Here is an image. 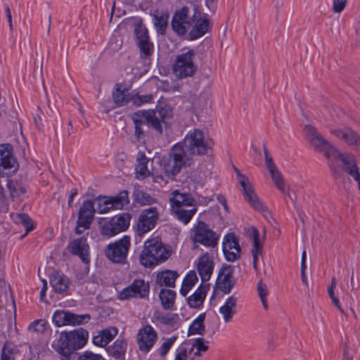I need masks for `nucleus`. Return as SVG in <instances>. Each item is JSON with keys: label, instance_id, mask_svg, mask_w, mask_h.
I'll list each match as a JSON object with an SVG mask.
<instances>
[{"label": "nucleus", "instance_id": "1", "mask_svg": "<svg viewBox=\"0 0 360 360\" xmlns=\"http://www.w3.org/2000/svg\"><path fill=\"white\" fill-rule=\"evenodd\" d=\"M328 164L337 176L345 172L357 182L360 189V172L355 156L350 153H342L336 148L328 159Z\"/></svg>", "mask_w": 360, "mask_h": 360}, {"label": "nucleus", "instance_id": "2", "mask_svg": "<svg viewBox=\"0 0 360 360\" xmlns=\"http://www.w3.org/2000/svg\"><path fill=\"white\" fill-rule=\"evenodd\" d=\"M171 250L165 246L158 238H151L144 243L139 261L143 266L151 268L166 261L171 256Z\"/></svg>", "mask_w": 360, "mask_h": 360}, {"label": "nucleus", "instance_id": "3", "mask_svg": "<svg viewBox=\"0 0 360 360\" xmlns=\"http://www.w3.org/2000/svg\"><path fill=\"white\" fill-rule=\"evenodd\" d=\"M189 159L183 146L176 144L171 150L169 158H162L160 165L167 176H174L182 167L188 164Z\"/></svg>", "mask_w": 360, "mask_h": 360}, {"label": "nucleus", "instance_id": "4", "mask_svg": "<svg viewBox=\"0 0 360 360\" xmlns=\"http://www.w3.org/2000/svg\"><path fill=\"white\" fill-rule=\"evenodd\" d=\"M233 169L236 174L237 180L242 188L241 192L245 200L253 209L259 212L266 211V208L256 193L253 184L250 179L246 175L242 174L237 167H234Z\"/></svg>", "mask_w": 360, "mask_h": 360}, {"label": "nucleus", "instance_id": "5", "mask_svg": "<svg viewBox=\"0 0 360 360\" xmlns=\"http://www.w3.org/2000/svg\"><path fill=\"white\" fill-rule=\"evenodd\" d=\"M191 240L193 243L194 248L198 243L207 248H214L218 243L219 236L205 222L199 221L191 231Z\"/></svg>", "mask_w": 360, "mask_h": 360}, {"label": "nucleus", "instance_id": "6", "mask_svg": "<svg viewBox=\"0 0 360 360\" xmlns=\"http://www.w3.org/2000/svg\"><path fill=\"white\" fill-rule=\"evenodd\" d=\"M304 133L307 142L314 150L322 153L328 160L336 147L326 140L317 129L311 125H306L304 128Z\"/></svg>", "mask_w": 360, "mask_h": 360}, {"label": "nucleus", "instance_id": "7", "mask_svg": "<svg viewBox=\"0 0 360 360\" xmlns=\"http://www.w3.org/2000/svg\"><path fill=\"white\" fill-rule=\"evenodd\" d=\"M184 143L187 150L193 155H206L208 149L211 148L210 141L199 129L190 131L184 138Z\"/></svg>", "mask_w": 360, "mask_h": 360}, {"label": "nucleus", "instance_id": "8", "mask_svg": "<svg viewBox=\"0 0 360 360\" xmlns=\"http://www.w3.org/2000/svg\"><path fill=\"white\" fill-rule=\"evenodd\" d=\"M194 56V51L189 49L176 57L172 70L178 78L184 79L192 77L195 74L197 68L193 60Z\"/></svg>", "mask_w": 360, "mask_h": 360}, {"label": "nucleus", "instance_id": "9", "mask_svg": "<svg viewBox=\"0 0 360 360\" xmlns=\"http://www.w3.org/2000/svg\"><path fill=\"white\" fill-rule=\"evenodd\" d=\"M193 22V16L189 15V8L187 6H184L175 11L171 25L173 30L179 36H184L191 28Z\"/></svg>", "mask_w": 360, "mask_h": 360}, {"label": "nucleus", "instance_id": "10", "mask_svg": "<svg viewBox=\"0 0 360 360\" xmlns=\"http://www.w3.org/2000/svg\"><path fill=\"white\" fill-rule=\"evenodd\" d=\"M130 247V237L125 236L120 240L110 244L105 250L106 257L113 262L122 263L127 257Z\"/></svg>", "mask_w": 360, "mask_h": 360}, {"label": "nucleus", "instance_id": "11", "mask_svg": "<svg viewBox=\"0 0 360 360\" xmlns=\"http://www.w3.org/2000/svg\"><path fill=\"white\" fill-rule=\"evenodd\" d=\"M129 202L128 192L122 191L115 197L99 199L97 210L98 213L104 214L114 210H122Z\"/></svg>", "mask_w": 360, "mask_h": 360}, {"label": "nucleus", "instance_id": "12", "mask_svg": "<svg viewBox=\"0 0 360 360\" xmlns=\"http://www.w3.org/2000/svg\"><path fill=\"white\" fill-rule=\"evenodd\" d=\"M158 338L157 331L150 325L144 326L139 330L136 335V342L139 350L143 353L149 352Z\"/></svg>", "mask_w": 360, "mask_h": 360}, {"label": "nucleus", "instance_id": "13", "mask_svg": "<svg viewBox=\"0 0 360 360\" xmlns=\"http://www.w3.org/2000/svg\"><path fill=\"white\" fill-rule=\"evenodd\" d=\"M89 314L77 315L67 311H56L53 316V321L58 327L71 325L79 326L89 321Z\"/></svg>", "mask_w": 360, "mask_h": 360}, {"label": "nucleus", "instance_id": "14", "mask_svg": "<svg viewBox=\"0 0 360 360\" xmlns=\"http://www.w3.org/2000/svg\"><path fill=\"white\" fill-rule=\"evenodd\" d=\"M159 218V212L156 207L144 210L139 216L136 232L140 236L151 231L155 226Z\"/></svg>", "mask_w": 360, "mask_h": 360}, {"label": "nucleus", "instance_id": "15", "mask_svg": "<svg viewBox=\"0 0 360 360\" xmlns=\"http://www.w3.org/2000/svg\"><path fill=\"white\" fill-rule=\"evenodd\" d=\"M87 330L79 328L70 332L61 333L60 339L63 340V347H72L75 349L84 347L88 340Z\"/></svg>", "mask_w": 360, "mask_h": 360}, {"label": "nucleus", "instance_id": "16", "mask_svg": "<svg viewBox=\"0 0 360 360\" xmlns=\"http://www.w3.org/2000/svg\"><path fill=\"white\" fill-rule=\"evenodd\" d=\"M95 213L94 203L91 200L83 202L79 211V217L75 228L77 234H82L85 230L89 229Z\"/></svg>", "mask_w": 360, "mask_h": 360}, {"label": "nucleus", "instance_id": "17", "mask_svg": "<svg viewBox=\"0 0 360 360\" xmlns=\"http://www.w3.org/2000/svg\"><path fill=\"white\" fill-rule=\"evenodd\" d=\"M329 132L347 146L354 148H360V135L352 128L333 127L329 129Z\"/></svg>", "mask_w": 360, "mask_h": 360}, {"label": "nucleus", "instance_id": "18", "mask_svg": "<svg viewBox=\"0 0 360 360\" xmlns=\"http://www.w3.org/2000/svg\"><path fill=\"white\" fill-rule=\"evenodd\" d=\"M236 283L233 277V266H223L218 274L216 285L224 294H229Z\"/></svg>", "mask_w": 360, "mask_h": 360}, {"label": "nucleus", "instance_id": "19", "mask_svg": "<svg viewBox=\"0 0 360 360\" xmlns=\"http://www.w3.org/2000/svg\"><path fill=\"white\" fill-rule=\"evenodd\" d=\"M149 292V285L143 280H135L129 287L119 294L120 300H127L133 297H145Z\"/></svg>", "mask_w": 360, "mask_h": 360}, {"label": "nucleus", "instance_id": "20", "mask_svg": "<svg viewBox=\"0 0 360 360\" xmlns=\"http://www.w3.org/2000/svg\"><path fill=\"white\" fill-rule=\"evenodd\" d=\"M223 252L226 259L229 262H234L240 258V247L233 233H229L224 238Z\"/></svg>", "mask_w": 360, "mask_h": 360}, {"label": "nucleus", "instance_id": "21", "mask_svg": "<svg viewBox=\"0 0 360 360\" xmlns=\"http://www.w3.org/2000/svg\"><path fill=\"white\" fill-rule=\"evenodd\" d=\"M264 155L265 159V165L272 180L274 181L278 189L284 192L285 182L283 176L274 164L272 157L270 155L267 148L265 146H264Z\"/></svg>", "mask_w": 360, "mask_h": 360}, {"label": "nucleus", "instance_id": "22", "mask_svg": "<svg viewBox=\"0 0 360 360\" xmlns=\"http://www.w3.org/2000/svg\"><path fill=\"white\" fill-rule=\"evenodd\" d=\"M214 266V260L209 253L206 252L198 258L196 267L203 282L210 280L213 272Z\"/></svg>", "mask_w": 360, "mask_h": 360}, {"label": "nucleus", "instance_id": "23", "mask_svg": "<svg viewBox=\"0 0 360 360\" xmlns=\"http://www.w3.org/2000/svg\"><path fill=\"white\" fill-rule=\"evenodd\" d=\"M171 209L179 212L180 207L186 205H196L195 200L189 195L185 193H180L179 191H174L169 198Z\"/></svg>", "mask_w": 360, "mask_h": 360}, {"label": "nucleus", "instance_id": "24", "mask_svg": "<svg viewBox=\"0 0 360 360\" xmlns=\"http://www.w3.org/2000/svg\"><path fill=\"white\" fill-rule=\"evenodd\" d=\"M237 302L238 298L235 295H231L226 299L223 305L219 308V313L225 323L232 321L237 312Z\"/></svg>", "mask_w": 360, "mask_h": 360}, {"label": "nucleus", "instance_id": "25", "mask_svg": "<svg viewBox=\"0 0 360 360\" xmlns=\"http://www.w3.org/2000/svg\"><path fill=\"white\" fill-rule=\"evenodd\" d=\"M68 248L72 254L79 256L83 262H89V245L85 238H80L72 240Z\"/></svg>", "mask_w": 360, "mask_h": 360}, {"label": "nucleus", "instance_id": "26", "mask_svg": "<svg viewBox=\"0 0 360 360\" xmlns=\"http://www.w3.org/2000/svg\"><path fill=\"white\" fill-rule=\"evenodd\" d=\"M193 18H196L194 25L189 32L191 39H196L205 35L210 28V20L206 15L197 18L195 14Z\"/></svg>", "mask_w": 360, "mask_h": 360}, {"label": "nucleus", "instance_id": "27", "mask_svg": "<svg viewBox=\"0 0 360 360\" xmlns=\"http://www.w3.org/2000/svg\"><path fill=\"white\" fill-rule=\"evenodd\" d=\"M179 277V274L176 271L166 269L158 271L156 274L155 282L160 286L174 287L175 281Z\"/></svg>", "mask_w": 360, "mask_h": 360}, {"label": "nucleus", "instance_id": "28", "mask_svg": "<svg viewBox=\"0 0 360 360\" xmlns=\"http://www.w3.org/2000/svg\"><path fill=\"white\" fill-rule=\"evenodd\" d=\"M208 341H206L204 338H198L184 345L188 351H191V354L195 360V357H200L202 353L208 350Z\"/></svg>", "mask_w": 360, "mask_h": 360}, {"label": "nucleus", "instance_id": "29", "mask_svg": "<svg viewBox=\"0 0 360 360\" xmlns=\"http://www.w3.org/2000/svg\"><path fill=\"white\" fill-rule=\"evenodd\" d=\"M117 334V329L114 327H110L98 333L93 338V342L95 345L104 347Z\"/></svg>", "mask_w": 360, "mask_h": 360}, {"label": "nucleus", "instance_id": "30", "mask_svg": "<svg viewBox=\"0 0 360 360\" xmlns=\"http://www.w3.org/2000/svg\"><path fill=\"white\" fill-rule=\"evenodd\" d=\"M169 13L166 10L157 9L153 14L154 25L159 34H163L168 25Z\"/></svg>", "mask_w": 360, "mask_h": 360}, {"label": "nucleus", "instance_id": "31", "mask_svg": "<svg viewBox=\"0 0 360 360\" xmlns=\"http://www.w3.org/2000/svg\"><path fill=\"white\" fill-rule=\"evenodd\" d=\"M149 159L143 152H139L137 156V165L136 167V176L139 179H144L151 175V172L148 168Z\"/></svg>", "mask_w": 360, "mask_h": 360}, {"label": "nucleus", "instance_id": "32", "mask_svg": "<svg viewBox=\"0 0 360 360\" xmlns=\"http://www.w3.org/2000/svg\"><path fill=\"white\" fill-rule=\"evenodd\" d=\"M212 91L205 90L202 91L198 96H194L191 104L196 110H202L211 105Z\"/></svg>", "mask_w": 360, "mask_h": 360}, {"label": "nucleus", "instance_id": "33", "mask_svg": "<svg viewBox=\"0 0 360 360\" xmlns=\"http://www.w3.org/2000/svg\"><path fill=\"white\" fill-rule=\"evenodd\" d=\"M209 284H201L195 292L188 298V303L193 308L201 306L205 298Z\"/></svg>", "mask_w": 360, "mask_h": 360}, {"label": "nucleus", "instance_id": "34", "mask_svg": "<svg viewBox=\"0 0 360 360\" xmlns=\"http://www.w3.org/2000/svg\"><path fill=\"white\" fill-rule=\"evenodd\" d=\"M171 212L176 219L186 224L191 221L193 215L196 213L197 207L196 205H193V207L186 205L185 207H180L179 212L174 209H171Z\"/></svg>", "mask_w": 360, "mask_h": 360}, {"label": "nucleus", "instance_id": "35", "mask_svg": "<svg viewBox=\"0 0 360 360\" xmlns=\"http://www.w3.org/2000/svg\"><path fill=\"white\" fill-rule=\"evenodd\" d=\"M51 284L55 292L63 293L68 290L70 282L65 275L55 273L51 278Z\"/></svg>", "mask_w": 360, "mask_h": 360}, {"label": "nucleus", "instance_id": "36", "mask_svg": "<svg viewBox=\"0 0 360 360\" xmlns=\"http://www.w3.org/2000/svg\"><path fill=\"white\" fill-rule=\"evenodd\" d=\"M139 112L143 115V119L144 120L145 123L147 122L148 124H150L158 132H162V122L158 116L155 111L150 110Z\"/></svg>", "mask_w": 360, "mask_h": 360}, {"label": "nucleus", "instance_id": "37", "mask_svg": "<svg viewBox=\"0 0 360 360\" xmlns=\"http://www.w3.org/2000/svg\"><path fill=\"white\" fill-rule=\"evenodd\" d=\"M114 103L117 107L124 106L127 104L129 101H131V96L129 91L122 88L121 85H117L116 89L112 93Z\"/></svg>", "mask_w": 360, "mask_h": 360}, {"label": "nucleus", "instance_id": "38", "mask_svg": "<svg viewBox=\"0 0 360 360\" xmlns=\"http://www.w3.org/2000/svg\"><path fill=\"white\" fill-rule=\"evenodd\" d=\"M250 231L253 238V248L252 249V255L253 257L252 266L253 268L256 270L257 269L258 257L262 255V245L259 243V233L258 230L255 227H252L250 229Z\"/></svg>", "mask_w": 360, "mask_h": 360}, {"label": "nucleus", "instance_id": "39", "mask_svg": "<svg viewBox=\"0 0 360 360\" xmlns=\"http://www.w3.org/2000/svg\"><path fill=\"white\" fill-rule=\"evenodd\" d=\"M0 156L1 165L4 168L12 169L15 167L16 161L8 146L1 147Z\"/></svg>", "mask_w": 360, "mask_h": 360}, {"label": "nucleus", "instance_id": "40", "mask_svg": "<svg viewBox=\"0 0 360 360\" xmlns=\"http://www.w3.org/2000/svg\"><path fill=\"white\" fill-rule=\"evenodd\" d=\"M131 216L129 213H123L120 215L112 217L110 221L115 226L118 233L124 231L129 226Z\"/></svg>", "mask_w": 360, "mask_h": 360}, {"label": "nucleus", "instance_id": "41", "mask_svg": "<svg viewBox=\"0 0 360 360\" xmlns=\"http://www.w3.org/2000/svg\"><path fill=\"white\" fill-rule=\"evenodd\" d=\"M127 342L122 339H117L112 345L107 348L108 353L116 358H121L125 353Z\"/></svg>", "mask_w": 360, "mask_h": 360}, {"label": "nucleus", "instance_id": "42", "mask_svg": "<svg viewBox=\"0 0 360 360\" xmlns=\"http://www.w3.org/2000/svg\"><path fill=\"white\" fill-rule=\"evenodd\" d=\"M176 297V293L174 291L169 289H162L160 292V299L161 300V303L162 307L165 309H170L174 303Z\"/></svg>", "mask_w": 360, "mask_h": 360}, {"label": "nucleus", "instance_id": "43", "mask_svg": "<svg viewBox=\"0 0 360 360\" xmlns=\"http://www.w3.org/2000/svg\"><path fill=\"white\" fill-rule=\"evenodd\" d=\"M205 314H200L188 328V335H202L205 330L204 326Z\"/></svg>", "mask_w": 360, "mask_h": 360}, {"label": "nucleus", "instance_id": "44", "mask_svg": "<svg viewBox=\"0 0 360 360\" xmlns=\"http://www.w3.org/2000/svg\"><path fill=\"white\" fill-rule=\"evenodd\" d=\"M198 281V277L195 271L189 272L186 278L184 279L181 288V294L186 296L190 290L193 287Z\"/></svg>", "mask_w": 360, "mask_h": 360}, {"label": "nucleus", "instance_id": "45", "mask_svg": "<svg viewBox=\"0 0 360 360\" xmlns=\"http://www.w3.org/2000/svg\"><path fill=\"white\" fill-rule=\"evenodd\" d=\"M131 118L134 123V136L136 139L139 141L143 136V130L142 126L145 124V122L143 119V115L140 113V112H138L133 114Z\"/></svg>", "mask_w": 360, "mask_h": 360}, {"label": "nucleus", "instance_id": "46", "mask_svg": "<svg viewBox=\"0 0 360 360\" xmlns=\"http://www.w3.org/2000/svg\"><path fill=\"white\" fill-rule=\"evenodd\" d=\"M11 217L13 218V220L17 223L22 224L26 229V233L24 236L27 235L30 231H32L34 229V225L30 218V217L26 214H12Z\"/></svg>", "mask_w": 360, "mask_h": 360}, {"label": "nucleus", "instance_id": "47", "mask_svg": "<svg viewBox=\"0 0 360 360\" xmlns=\"http://www.w3.org/2000/svg\"><path fill=\"white\" fill-rule=\"evenodd\" d=\"M47 322L44 319H37L32 322L28 328L27 330L31 333L42 334L47 329Z\"/></svg>", "mask_w": 360, "mask_h": 360}, {"label": "nucleus", "instance_id": "48", "mask_svg": "<svg viewBox=\"0 0 360 360\" xmlns=\"http://www.w3.org/2000/svg\"><path fill=\"white\" fill-rule=\"evenodd\" d=\"M134 198L135 200L141 205H149L155 202V199L150 194L140 190L135 191Z\"/></svg>", "mask_w": 360, "mask_h": 360}, {"label": "nucleus", "instance_id": "49", "mask_svg": "<svg viewBox=\"0 0 360 360\" xmlns=\"http://www.w3.org/2000/svg\"><path fill=\"white\" fill-rule=\"evenodd\" d=\"M258 296L262 302V306L265 310L268 309L267 297L269 295V289L267 285L262 281H259L257 286Z\"/></svg>", "mask_w": 360, "mask_h": 360}, {"label": "nucleus", "instance_id": "50", "mask_svg": "<svg viewBox=\"0 0 360 360\" xmlns=\"http://www.w3.org/2000/svg\"><path fill=\"white\" fill-rule=\"evenodd\" d=\"M336 285H337L336 278L335 277H333L332 281H331V284L328 288V296L331 299L332 302L335 305V307H337L342 314H344V310L342 309V308L340 305V301H339L338 298L335 295V289L336 288Z\"/></svg>", "mask_w": 360, "mask_h": 360}, {"label": "nucleus", "instance_id": "51", "mask_svg": "<svg viewBox=\"0 0 360 360\" xmlns=\"http://www.w3.org/2000/svg\"><path fill=\"white\" fill-rule=\"evenodd\" d=\"M139 46L141 51V57L142 58H147L153 53V45L149 39L139 41Z\"/></svg>", "mask_w": 360, "mask_h": 360}, {"label": "nucleus", "instance_id": "52", "mask_svg": "<svg viewBox=\"0 0 360 360\" xmlns=\"http://www.w3.org/2000/svg\"><path fill=\"white\" fill-rule=\"evenodd\" d=\"M174 360H193V356H191V351H188L185 345H184L176 349Z\"/></svg>", "mask_w": 360, "mask_h": 360}, {"label": "nucleus", "instance_id": "53", "mask_svg": "<svg viewBox=\"0 0 360 360\" xmlns=\"http://www.w3.org/2000/svg\"><path fill=\"white\" fill-rule=\"evenodd\" d=\"M155 112L162 122L172 117V109L169 105L160 106Z\"/></svg>", "mask_w": 360, "mask_h": 360}, {"label": "nucleus", "instance_id": "54", "mask_svg": "<svg viewBox=\"0 0 360 360\" xmlns=\"http://www.w3.org/2000/svg\"><path fill=\"white\" fill-rule=\"evenodd\" d=\"M177 337L172 336L168 339H167L158 349V353L160 356H165L168 351L170 349L174 343L176 341Z\"/></svg>", "mask_w": 360, "mask_h": 360}, {"label": "nucleus", "instance_id": "55", "mask_svg": "<svg viewBox=\"0 0 360 360\" xmlns=\"http://www.w3.org/2000/svg\"><path fill=\"white\" fill-rule=\"evenodd\" d=\"M101 232L102 235L107 237H112L119 233L110 220L101 226Z\"/></svg>", "mask_w": 360, "mask_h": 360}, {"label": "nucleus", "instance_id": "56", "mask_svg": "<svg viewBox=\"0 0 360 360\" xmlns=\"http://www.w3.org/2000/svg\"><path fill=\"white\" fill-rule=\"evenodd\" d=\"M153 99L151 94H147L141 96L139 94L131 96V102L137 106L142 105L143 103H150Z\"/></svg>", "mask_w": 360, "mask_h": 360}, {"label": "nucleus", "instance_id": "57", "mask_svg": "<svg viewBox=\"0 0 360 360\" xmlns=\"http://www.w3.org/2000/svg\"><path fill=\"white\" fill-rule=\"evenodd\" d=\"M135 33L137 37V39L139 41H146L149 39L148 31L146 27H143L141 25H136L135 27Z\"/></svg>", "mask_w": 360, "mask_h": 360}, {"label": "nucleus", "instance_id": "58", "mask_svg": "<svg viewBox=\"0 0 360 360\" xmlns=\"http://www.w3.org/2000/svg\"><path fill=\"white\" fill-rule=\"evenodd\" d=\"M78 360H105L101 355L96 354L91 352H86L84 354L81 355Z\"/></svg>", "mask_w": 360, "mask_h": 360}, {"label": "nucleus", "instance_id": "59", "mask_svg": "<svg viewBox=\"0 0 360 360\" xmlns=\"http://www.w3.org/2000/svg\"><path fill=\"white\" fill-rule=\"evenodd\" d=\"M347 4V0H333V10L335 13L342 12Z\"/></svg>", "mask_w": 360, "mask_h": 360}, {"label": "nucleus", "instance_id": "60", "mask_svg": "<svg viewBox=\"0 0 360 360\" xmlns=\"http://www.w3.org/2000/svg\"><path fill=\"white\" fill-rule=\"evenodd\" d=\"M7 186L11 197H14L15 193L18 192L16 182L13 181V180H8Z\"/></svg>", "mask_w": 360, "mask_h": 360}, {"label": "nucleus", "instance_id": "61", "mask_svg": "<svg viewBox=\"0 0 360 360\" xmlns=\"http://www.w3.org/2000/svg\"><path fill=\"white\" fill-rule=\"evenodd\" d=\"M77 194V191L75 188H73L70 191V194L68 199V205H71L72 202H73L74 197Z\"/></svg>", "mask_w": 360, "mask_h": 360}, {"label": "nucleus", "instance_id": "62", "mask_svg": "<svg viewBox=\"0 0 360 360\" xmlns=\"http://www.w3.org/2000/svg\"><path fill=\"white\" fill-rule=\"evenodd\" d=\"M6 16H7V18H8V20L9 22L10 28L12 29V16H11V10H10L9 7H8V6L6 8Z\"/></svg>", "mask_w": 360, "mask_h": 360}, {"label": "nucleus", "instance_id": "63", "mask_svg": "<svg viewBox=\"0 0 360 360\" xmlns=\"http://www.w3.org/2000/svg\"><path fill=\"white\" fill-rule=\"evenodd\" d=\"M306 257H307L306 252L303 251L302 254V264H301V269H303V270L306 269Z\"/></svg>", "mask_w": 360, "mask_h": 360}, {"label": "nucleus", "instance_id": "64", "mask_svg": "<svg viewBox=\"0 0 360 360\" xmlns=\"http://www.w3.org/2000/svg\"><path fill=\"white\" fill-rule=\"evenodd\" d=\"M1 360H11V355L7 354L4 348L1 354Z\"/></svg>", "mask_w": 360, "mask_h": 360}]
</instances>
